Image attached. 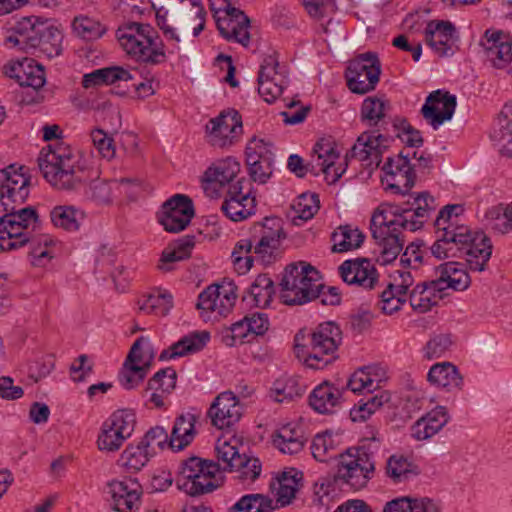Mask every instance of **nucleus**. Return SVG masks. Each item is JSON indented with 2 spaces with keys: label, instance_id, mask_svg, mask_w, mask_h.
Returning <instances> with one entry per match:
<instances>
[{
  "label": "nucleus",
  "instance_id": "obj_7",
  "mask_svg": "<svg viewBox=\"0 0 512 512\" xmlns=\"http://www.w3.org/2000/svg\"><path fill=\"white\" fill-rule=\"evenodd\" d=\"M342 341L340 327L332 321L319 324L310 334V342L306 345H295V353L299 360L312 369H322L335 358V352Z\"/></svg>",
  "mask_w": 512,
  "mask_h": 512
},
{
  "label": "nucleus",
  "instance_id": "obj_38",
  "mask_svg": "<svg viewBox=\"0 0 512 512\" xmlns=\"http://www.w3.org/2000/svg\"><path fill=\"white\" fill-rule=\"evenodd\" d=\"M305 387L297 377L289 376L277 379L269 391V398L276 403H290L301 397Z\"/></svg>",
  "mask_w": 512,
  "mask_h": 512
},
{
  "label": "nucleus",
  "instance_id": "obj_62",
  "mask_svg": "<svg viewBox=\"0 0 512 512\" xmlns=\"http://www.w3.org/2000/svg\"><path fill=\"white\" fill-rule=\"evenodd\" d=\"M45 74L42 66L37 64L34 60L33 63H28L25 69V75L19 83L21 87L32 88L34 91H38L45 84Z\"/></svg>",
  "mask_w": 512,
  "mask_h": 512
},
{
  "label": "nucleus",
  "instance_id": "obj_4",
  "mask_svg": "<svg viewBox=\"0 0 512 512\" xmlns=\"http://www.w3.org/2000/svg\"><path fill=\"white\" fill-rule=\"evenodd\" d=\"M37 161L43 177L59 190H75L84 181L78 156L63 143L43 148Z\"/></svg>",
  "mask_w": 512,
  "mask_h": 512
},
{
  "label": "nucleus",
  "instance_id": "obj_25",
  "mask_svg": "<svg viewBox=\"0 0 512 512\" xmlns=\"http://www.w3.org/2000/svg\"><path fill=\"white\" fill-rule=\"evenodd\" d=\"M23 169L21 166L18 171L14 165L0 169V186L15 204H23L29 196L30 178L25 176Z\"/></svg>",
  "mask_w": 512,
  "mask_h": 512
},
{
  "label": "nucleus",
  "instance_id": "obj_19",
  "mask_svg": "<svg viewBox=\"0 0 512 512\" xmlns=\"http://www.w3.org/2000/svg\"><path fill=\"white\" fill-rule=\"evenodd\" d=\"M343 281L363 289H374L379 282V273L369 258H356L344 261L339 266Z\"/></svg>",
  "mask_w": 512,
  "mask_h": 512
},
{
  "label": "nucleus",
  "instance_id": "obj_49",
  "mask_svg": "<svg viewBox=\"0 0 512 512\" xmlns=\"http://www.w3.org/2000/svg\"><path fill=\"white\" fill-rule=\"evenodd\" d=\"M83 212L72 206L55 207L51 213V221L57 227L74 231L79 228V221L83 218Z\"/></svg>",
  "mask_w": 512,
  "mask_h": 512
},
{
  "label": "nucleus",
  "instance_id": "obj_27",
  "mask_svg": "<svg viewBox=\"0 0 512 512\" xmlns=\"http://www.w3.org/2000/svg\"><path fill=\"white\" fill-rule=\"evenodd\" d=\"M222 284L213 283L206 287L199 295L196 309L205 322H220L224 312V298L220 297Z\"/></svg>",
  "mask_w": 512,
  "mask_h": 512
},
{
  "label": "nucleus",
  "instance_id": "obj_2",
  "mask_svg": "<svg viewBox=\"0 0 512 512\" xmlns=\"http://www.w3.org/2000/svg\"><path fill=\"white\" fill-rule=\"evenodd\" d=\"M460 205H446L435 220L436 241L431 253L438 259L464 258L470 270L484 271L492 255L490 238L482 231H472L459 224Z\"/></svg>",
  "mask_w": 512,
  "mask_h": 512
},
{
  "label": "nucleus",
  "instance_id": "obj_11",
  "mask_svg": "<svg viewBox=\"0 0 512 512\" xmlns=\"http://www.w3.org/2000/svg\"><path fill=\"white\" fill-rule=\"evenodd\" d=\"M380 61L375 53L367 52L349 62L346 69L347 86L351 92L366 94L379 82Z\"/></svg>",
  "mask_w": 512,
  "mask_h": 512
},
{
  "label": "nucleus",
  "instance_id": "obj_37",
  "mask_svg": "<svg viewBox=\"0 0 512 512\" xmlns=\"http://www.w3.org/2000/svg\"><path fill=\"white\" fill-rule=\"evenodd\" d=\"M365 235L352 225H341L331 235L332 252L343 253L359 248Z\"/></svg>",
  "mask_w": 512,
  "mask_h": 512
},
{
  "label": "nucleus",
  "instance_id": "obj_47",
  "mask_svg": "<svg viewBox=\"0 0 512 512\" xmlns=\"http://www.w3.org/2000/svg\"><path fill=\"white\" fill-rule=\"evenodd\" d=\"M202 188L210 199H219L224 189V168L211 165L202 177Z\"/></svg>",
  "mask_w": 512,
  "mask_h": 512
},
{
  "label": "nucleus",
  "instance_id": "obj_15",
  "mask_svg": "<svg viewBox=\"0 0 512 512\" xmlns=\"http://www.w3.org/2000/svg\"><path fill=\"white\" fill-rule=\"evenodd\" d=\"M195 216L192 199L184 194H175L166 200L159 212L157 220L169 233L183 231Z\"/></svg>",
  "mask_w": 512,
  "mask_h": 512
},
{
  "label": "nucleus",
  "instance_id": "obj_58",
  "mask_svg": "<svg viewBox=\"0 0 512 512\" xmlns=\"http://www.w3.org/2000/svg\"><path fill=\"white\" fill-rule=\"evenodd\" d=\"M335 449V441L332 433L325 431L317 434L311 444V452L313 457L321 462H325L326 457Z\"/></svg>",
  "mask_w": 512,
  "mask_h": 512
},
{
  "label": "nucleus",
  "instance_id": "obj_28",
  "mask_svg": "<svg viewBox=\"0 0 512 512\" xmlns=\"http://www.w3.org/2000/svg\"><path fill=\"white\" fill-rule=\"evenodd\" d=\"M13 34L6 38L7 43L19 46L22 50L35 49L40 45V22L34 17H25L12 27Z\"/></svg>",
  "mask_w": 512,
  "mask_h": 512
},
{
  "label": "nucleus",
  "instance_id": "obj_17",
  "mask_svg": "<svg viewBox=\"0 0 512 512\" xmlns=\"http://www.w3.org/2000/svg\"><path fill=\"white\" fill-rule=\"evenodd\" d=\"M258 92L267 102H274L288 84L285 71L279 69V62L274 55L266 56L258 73Z\"/></svg>",
  "mask_w": 512,
  "mask_h": 512
},
{
  "label": "nucleus",
  "instance_id": "obj_48",
  "mask_svg": "<svg viewBox=\"0 0 512 512\" xmlns=\"http://www.w3.org/2000/svg\"><path fill=\"white\" fill-rule=\"evenodd\" d=\"M40 45L37 47L49 57L57 56L61 52L60 42L62 35L60 31L47 22H40Z\"/></svg>",
  "mask_w": 512,
  "mask_h": 512
},
{
  "label": "nucleus",
  "instance_id": "obj_39",
  "mask_svg": "<svg viewBox=\"0 0 512 512\" xmlns=\"http://www.w3.org/2000/svg\"><path fill=\"white\" fill-rule=\"evenodd\" d=\"M139 309L145 314L166 316L173 307L172 294L163 289H156L139 300Z\"/></svg>",
  "mask_w": 512,
  "mask_h": 512
},
{
  "label": "nucleus",
  "instance_id": "obj_56",
  "mask_svg": "<svg viewBox=\"0 0 512 512\" xmlns=\"http://www.w3.org/2000/svg\"><path fill=\"white\" fill-rule=\"evenodd\" d=\"M251 252L252 243L250 240L240 241L232 252L231 258L233 260L235 270L239 274H244L251 268L253 263V256L250 255Z\"/></svg>",
  "mask_w": 512,
  "mask_h": 512
},
{
  "label": "nucleus",
  "instance_id": "obj_55",
  "mask_svg": "<svg viewBox=\"0 0 512 512\" xmlns=\"http://www.w3.org/2000/svg\"><path fill=\"white\" fill-rule=\"evenodd\" d=\"M318 202L317 196L314 194L300 195L292 204L295 218L305 221L311 219L319 209Z\"/></svg>",
  "mask_w": 512,
  "mask_h": 512
},
{
  "label": "nucleus",
  "instance_id": "obj_40",
  "mask_svg": "<svg viewBox=\"0 0 512 512\" xmlns=\"http://www.w3.org/2000/svg\"><path fill=\"white\" fill-rule=\"evenodd\" d=\"M380 371L378 366L362 367L352 374L347 387L354 393H372L381 382Z\"/></svg>",
  "mask_w": 512,
  "mask_h": 512
},
{
  "label": "nucleus",
  "instance_id": "obj_36",
  "mask_svg": "<svg viewBox=\"0 0 512 512\" xmlns=\"http://www.w3.org/2000/svg\"><path fill=\"white\" fill-rule=\"evenodd\" d=\"M341 392L338 388L325 382L317 386L309 397L310 406L318 413H333L340 405Z\"/></svg>",
  "mask_w": 512,
  "mask_h": 512
},
{
  "label": "nucleus",
  "instance_id": "obj_60",
  "mask_svg": "<svg viewBox=\"0 0 512 512\" xmlns=\"http://www.w3.org/2000/svg\"><path fill=\"white\" fill-rule=\"evenodd\" d=\"M449 335L440 334L431 338L423 349V356L428 360L442 357L451 347Z\"/></svg>",
  "mask_w": 512,
  "mask_h": 512
},
{
  "label": "nucleus",
  "instance_id": "obj_20",
  "mask_svg": "<svg viewBox=\"0 0 512 512\" xmlns=\"http://www.w3.org/2000/svg\"><path fill=\"white\" fill-rule=\"evenodd\" d=\"M261 237L253 248L254 257L262 264H270L285 237L281 220L277 217H266L261 224Z\"/></svg>",
  "mask_w": 512,
  "mask_h": 512
},
{
  "label": "nucleus",
  "instance_id": "obj_34",
  "mask_svg": "<svg viewBox=\"0 0 512 512\" xmlns=\"http://www.w3.org/2000/svg\"><path fill=\"white\" fill-rule=\"evenodd\" d=\"M195 246V236L186 235L177 240L173 245L166 247L160 256L158 269L162 272L174 270V264L188 259Z\"/></svg>",
  "mask_w": 512,
  "mask_h": 512
},
{
  "label": "nucleus",
  "instance_id": "obj_43",
  "mask_svg": "<svg viewBox=\"0 0 512 512\" xmlns=\"http://www.w3.org/2000/svg\"><path fill=\"white\" fill-rule=\"evenodd\" d=\"M491 137L502 148L512 152V102L503 106Z\"/></svg>",
  "mask_w": 512,
  "mask_h": 512
},
{
  "label": "nucleus",
  "instance_id": "obj_13",
  "mask_svg": "<svg viewBox=\"0 0 512 512\" xmlns=\"http://www.w3.org/2000/svg\"><path fill=\"white\" fill-rule=\"evenodd\" d=\"M247 444L241 436L233 434L226 440V473H235L242 482H253L261 473V462L247 456Z\"/></svg>",
  "mask_w": 512,
  "mask_h": 512
},
{
  "label": "nucleus",
  "instance_id": "obj_32",
  "mask_svg": "<svg viewBox=\"0 0 512 512\" xmlns=\"http://www.w3.org/2000/svg\"><path fill=\"white\" fill-rule=\"evenodd\" d=\"M428 381L447 392L459 391L463 387V378L457 367L450 362L434 364L427 375Z\"/></svg>",
  "mask_w": 512,
  "mask_h": 512
},
{
  "label": "nucleus",
  "instance_id": "obj_52",
  "mask_svg": "<svg viewBox=\"0 0 512 512\" xmlns=\"http://www.w3.org/2000/svg\"><path fill=\"white\" fill-rule=\"evenodd\" d=\"M177 373L171 368H164L154 374L148 381L147 390L162 391L170 394L176 387Z\"/></svg>",
  "mask_w": 512,
  "mask_h": 512
},
{
  "label": "nucleus",
  "instance_id": "obj_33",
  "mask_svg": "<svg viewBox=\"0 0 512 512\" xmlns=\"http://www.w3.org/2000/svg\"><path fill=\"white\" fill-rule=\"evenodd\" d=\"M145 341L143 336L139 337L132 345L124 363L123 371L120 375L122 386L129 390L138 385L146 376V368L136 364L137 361H143V356H137V351Z\"/></svg>",
  "mask_w": 512,
  "mask_h": 512
},
{
  "label": "nucleus",
  "instance_id": "obj_41",
  "mask_svg": "<svg viewBox=\"0 0 512 512\" xmlns=\"http://www.w3.org/2000/svg\"><path fill=\"white\" fill-rule=\"evenodd\" d=\"M390 109V103L385 98L367 97L361 106V120L370 126L384 123Z\"/></svg>",
  "mask_w": 512,
  "mask_h": 512
},
{
  "label": "nucleus",
  "instance_id": "obj_6",
  "mask_svg": "<svg viewBox=\"0 0 512 512\" xmlns=\"http://www.w3.org/2000/svg\"><path fill=\"white\" fill-rule=\"evenodd\" d=\"M280 299L286 305H302L319 296V272L306 262L291 263L280 281Z\"/></svg>",
  "mask_w": 512,
  "mask_h": 512
},
{
  "label": "nucleus",
  "instance_id": "obj_63",
  "mask_svg": "<svg viewBox=\"0 0 512 512\" xmlns=\"http://www.w3.org/2000/svg\"><path fill=\"white\" fill-rule=\"evenodd\" d=\"M226 128H229V132L226 133V144H234L240 141L243 135V122L242 116L237 110H226Z\"/></svg>",
  "mask_w": 512,
  "mask_h": 512
},
{
  "label": "nucleus",
  "instance_id": "obj_9",
  "mask_svg": "<svg viewBox=\"0 0 512 512\" xmlns=\"http://www.w3.org/2000/svg\"><path fill=\"white\" fill-rule=\"evenodd\" d=\"M12 204L0 217V251H11L25 245L29 235L39 226V217L33 207Z\"/></svg>",
  "mask_w": 512,
  "mask_h": 512
},
{
  "label": "nucleus",
  "instance_id": "obj_57",
  "mask_svg": "<svg viewBox=\"0 0 512 512\" xmlns=\"http://www.w3.org/2000/svg\"><path fill=\"white\" fill-rule=\"evenodd\" d=\"M387 401H388V396L383 393L373 395V396L371 395L367 398L366 401L361 400L359 402L358 408L351 412L352 419L354 421L367 419L377 409L382 407V405Z\"/></svg>",
  "mask_w": 512,
  "mask_h": 512
},
{
  "label": "nucleus",
  "instance_id": "obj_1",
  "mask_svg": "<svg viewBox=\"0 0 512 512\" xmlns=\"http://www.w3.org/2000/svg\"><path fill=\"white\" fill-rule=\"evenodd\" d=\"M434 202L428 192H421L413 200L415 208L383 203L376 209L371 218V232L378 247V264L385 266L396 260L404 245L402 232L421 229L429 212L435 209Z\"/></svg>",
  "mask_w": 512,
  "mask_h": 512
},
{
  "label": "nucleus",
  "instance_id": "obj_35",
  "mask_svg": "<svg viewBox=\"0 0 512 512\" xmlns=\"http://www.w3.org/2000/svg\"><path fill=\"white\" fill-rule=\"evenodd\" d=\"M209 339L210 335L207 331L192 332L172 344L168 349L163 350L159 359L169 360L196 353L204 348Z\"/></svg>",
  "mask_w": 512,
  "mask_h": 512
},
{
  "label": "nucleus",
  "instance_id": "obj_24",
  "mask_svg": "<svg viewBox=\"0 0 512 512\" xmlns=\"http://www.w3.org/2000/svg\"><path fill=\"white\" fill-rule=\"evenodd\" d=\"M108 493L116 512H133L139 507L141 491L135 481H112L108 484Z\"/></svg>",
  "mask_w": 512,
  "mask_h": 512
},
{
  "label": "nucleus",
  "instance_id": "obj_45",
  "mask_svg": "<svg viewBox=\"0 0 512 512\" xmlns=\"http://www.w3.org/2000/svg\"><path fill=\"white\" fill-rule=\"evenodd\" d=\"M489 226L494 231L502 234L512 231V203L504 207L497 205L489 208L484 215Z\"/></svg>",
  "mask_w": 512,
  "mask_h": 512
},
{
  "label": "nucleus",
  "instance_id": "obj_30",
  "mask_svg": "<svg viewBox=\"0 0 512 512\" xmlns=\"http://www.w3.org/2000/svg\"><path fill=\"white\" fill-rule=\"evenodd\" d=\"M199 416V413L187 412L176 417L170 435V447L173 450L181 451L192 443L197 434L195 424Z\"/></svg>",
  "mask_w": 512,
  "mask_h": 512
},
{
  "label": "nucleus",
  "instance_id": "obj_10",
  "mask_svg": "<svg viewBox=\"0 0 512 512\" xmlns=\"http://www.w3.org/2000/svg\"><path fill=\"white\" fill-rule=\"evenodd\" d=\"M220 473L219 463L213 460L203 459L198 456H191L181 462L180 474L184 482L178 487L183 489L190 496H200L215 490L212 482H200V479L215 478Z\"/></svg>",
  "mask_w": 512,
  "mask_h": 512
},
{
  "label": "nucleus",
  "instance_id": "obj_31",
  "mask_svg": "<svg viewBox=\"0 0 512 512\" xmlns=\"http://www.w3.org/2000/svg\"><path fill=\"white\" fill-rule=\"evenodd\" d=\"M442 298L443 292L434 279L417 284L409 292L410 305L418 313L431 310Z\"/></svg>",
  "mask_w": 512,
  "mask_h": 512
},
{
  "label": "nucleus",
  "instance_id": "obj_26",
  "mask_svg": "<svg viewBox=\"0 0 512 512\" xmlns=\"http://www.w3.org/2000/svg\"><path fill=\"white\" fill-rule=\"evenodd\" d=\"M250 19L231 0H226V40H233L244 47L250 42Z\"/></svg>",
  "mask_w": 512,
  "mask_h": 512
},
{
  "label": "nucleus",
  "instance_id": "obj_53",
  "mask_svg": "<svg viewBox=\"0 0 512 512\" xmlns=\"http://www.w3.org/2000/svg\"><path fill=\"white\" fill-rule=\"evenodd\" d=\"M73 29L85 40H94L105 33L102 24L89 17H76L73 21Z\"/></svg>",
  "mask_w": 512,
  "mask_h": 512
},
{
  "label": "nucleus",
  "instance_id": "obj_23",
  "mask_svg": "<svg viewBox=\"0 0 512 512\" xmlns=\"http://www.w3.org/2000/svg\"><path fill=\"white\" fill-rule=\"evenodd\" d=\"M338 157L339 155L331 142H317L313 148L312 160L308 162L309 173L315 176L323 173L328 181L336 182L343 173V170L340 171L335 167Z\"/></svg>",
  "mask_w": 512,
  "mask_h": 512
},
{
  "label": "nucleus",
  "instance_id": "obj_14",
  "mask_svg": "<svg viewBox=\"0 0 512 512\" xmlns=\"http://www.w3.org/2000/svg\"><path fill=\"white\" fill-rule=\"evenodd\" d=\"M415 168L409 159V154L402 151L394 156L389 157L382 167L384 176L382 183L386 184V189L395 194H407L415 185Z\"/></svg>",
  "mask_w": 512,
  "mask_h": 512
},
{
  "label": "nucleus",
  "instance_id": "obj_8",
  "mask_svg": "<svg viewBox=\"0 0 512 512\" xmlns=\"http://www.w3.org/2000/svg\"><path fill=\"white\" fill-rule=\"evenodd\" d=\"M154 34L151 25L138 22H129L116 32L120 45L129 56L136 61L156 65L163 63L166 55L155 44Z\"/></svg>",
  "mask_w": 512,
  "mask_h": 512
},
{
  "label": "nucleus",
  "instance_id": "obj_51",
  "mask_svg": "<svg viewBox=\"0 0 512 512\" xmlns=\"http://www.w3.org/2000/svg\"><path fill=\"white\" fill-rule=\"evenodd\" d=\"M246 163L253 181L264 184L271 177L274 159L269 157L260 159L251 154L250 157H246Z\"/></svg>",
  "mask_w": 512,
  "mask_h": 512
},
{
  "label": "nucleus",
  "instance_id": "obj_46",
  "mask_svg": "<svg viewBox=\"0 0 512 512\" xmlns=\"http://www.w3.org/2000/svg\"><path fill=\"white\" fill-rule=\"evenodd\" d=\"M275 293L273 280L267 274H260L251 284L249 294L258 307H268Z\"/></svg>",
  "mask_w": 512,
  "mask_h": 512
},
{
  "label": "nucleus",
  "instance_id": "obj_44",
  "mask_svg": "<svg viewBox=\"0 0 512 512\" xmlns=\"http://www.w3.org/2000/svg\"><path fill=\"white\" fill-rule=\"evenodd\" d=\"M151 456L152 452L139 442L137 445L127 446L118 462L129 472H138L147 464Z\"/></svg>",
  "mask_w": 512,
  "mask_h": 512
},
{
  "label": "nucleus",
  "instance_id": "obj_50",
  "mask_svg": "<svg viewBox=\"0 0 512 512\" xmlns=\"http://www.w3.org/2000/svg\"><path fill=\"white\" fill-rule=\"evenodd\" d=\"M250 392L241 391L237 395L233 391H226V436L230 433L228 427L238 422L243 416L245 403L243 399L249 396Z\"/></svg>",
  "mask_w": 512,
  "mask_h": 512
},
{
  "label": "nucleus",
  "instance_id": "obj_21",
  "mask_svg": "<svg viewBox=\"0 0 512 512\" xmlns=\"http://www.w3.org/2000/svg\"><path fill=\"white\" fill-rule=\"evenodd\" d=\"M456 38V27L447 20H430L424 29L425 43L440 57L453 53Z\"/></svg>",
  "mask_w": 512,
  "mask_h": 512
},
{
  "label": "nucleus",
  "instance_id": "obj_18",
  "mask_svg": "<svg viewBox=\"0 0 512 512\" xmlns=\"http://www.w3.org/2000/svg\"><path fill=\"white\" fill-rule=\"evenodd\" d=\"M390 138L380 133L363 132L350 150V157L367 167H378L382 154L389 147Z\"/></svg>",
  "mask_w": 512,
  "mask_h": 512
},
{
  "label": "nucleus",
  "instance_id": "obj_64",
  "mask_svg": "<svg viewBox=\"0 0 512 512\" xmlns=\"http://www.w3.org/2000/svg\"><path fill=\"white\" fill-rule=\"evenodd\" d=\"M411 464L403 456H391L386 464L387 475L396 482H400L411 472Z\"/></svg>",
  "mask_w": 512,
  "mask_h": 512
},
{
  "label": "nucleus",
  "instance_id": "obj_3",
  "mask_svg": "<svg viewBox=\"0 0 512 512\" xmlns=\"http://www.w3.org/2000/svg\"><path fill=\"white\" fill-rule=\"evenodd\" d=\"M380 439L373 428H369L360 445L347 449L340 455L335 481H341L354 490L364 488L375 470V454L379 451Z\"/></svg>",
  "mask_w": 512,
  "mask_h": 512
},
{
  "label": "nucleus",
  "instance_id": "obj_22",
  "mask_svg": "<svg viewBox=\"0 0 512 512\" xmlns=\"http://www.w3.org/2000/svg\"><path fill=\"white\" fill-rule=\"evenodd\" d=\"M456 97L448 92L436 90L428 95L421 113L424 119L438 129L446 120H450L455 112Z\"/></svg>",
  "mask_w": 512,
  "mask_h": 512
},
{
  "label": "nucleus",
  "instance_id": "obj_16",
  "mask_svg": "<svg viewBox=\"0 0 512 512\" xmlns=\"http://www.w3.org/2000/svg\"><path fill=\"white\" fill-rule=\"evenodd\" d=\"M256 199L252 196V185L242 178L230 182L226 190V217L234 222H241L255 214Z\"/></svg>",
  "mask_w": 512,
  "mask_h": 512
},
{
  "label": "nucleus",
  "instance_id": "obj_5",
  "mask_svg": "<svg viewBox=\"0 0 512 512\" xmlns=\"http://www.w3.org/2000/svg\"><path fill=\"white\" fill-rule=\"evenodd\" d=\"M204 15L200 0H169L156 10V21L164 36L178 43L176 29L188 31L191 21L198 18L201 22L193 29V35L198 36L205 27Z\"/></svg>",
  "mask_w": 512,
  "mask_h": 512
},
{
  "label": "nucleus",
  "instance_id": "obj_61",
  "mask_svg": "<svg viewBox=\"0 0 512 512\" xmlns=\"http://www.w3.org/2000/svg\"><path fill=\"white\" fill-rule=\"evenodd\" d=\"M406 295L400 294L399 291L395 290V287L392 285H387V288L381 292L380 304L381 310L385 314H393L400 310L402 304L406 301Z\"/></svg>",
  "mask_w": 512,
  "mask_h": 512
},
{
  "label": "nucleus",
  "instance_id": "obj_54",
  "mask_svg": "<svg viewBox=\"0 0 512 512\" xmlns=\"http://www.w3.org/2000/svg\"><path fill=\"white\" fill-rule=\"evenodd\" d=\"M85 195L96 205H108L112 202L111 184L102 179L93 180L86 189Z\"/></svg>",
  "mask_w": 512,
  "mask_h": 512
},
{
  "label": "nucleus",
  "instance_id": "obj_12",
  "mask_svg": "<svg viewBox=\"0 0 512 512\" xmlns=\"http://www.w3.org/2000/svg\"><path fill=\"white\" fill-rule=\"evenodd\" d=\"M135 415L129 410L114 412L102 425L97 445L104 452L118 451L135 428Z\"/></svg>",
  "mask_w": 512,
  "mask_h": 512
},
{
  "label": "nucleus",
  "instance_id": "obj_29",
  "mask_svg": "<svg viewBox=\"0 0 512 512\" xmlns=\"http://www.w3.org/2000/svg\"><path fill=\"white\" fill-rule=\"evenodd\" d=\"M437 277L434 279L442 292L447 288L463 291L470 284V277L465 265L456 261L441 264L436 269Z\"/></svg>",
  "mask_w": 512,
  "mask_h": 512
},
{
  "label": "nucleus",
  "instance_id": "obj_59",
  "mask_svg": "<svg viewBox=\"0 0 512 512\" xmlns=\"http://www.w3.org/2000/svg\"><path fill=\"white\" fill-rule=\"evenodd\" d=\"M308 14L316 20L335 15L337 6L334 0H301Z\"/></svg>",
  "mask_w": 512,
  "mask_h": 512
},
{
  "label": "nucleus",
  "instance_id": "obj_42",
  "mask_svg": "<svg viewBox=\"0 0 512 512\" xmlns=\"http://www.w3.org/2000/svg\"><path fill=\"white\" fill-rule=\"evenodd\" d=\"M26 244L30 247L29 257L33 266L44 267L54 257L51 248L54 241L47 235L33 236L30 234Z\"/></svg>",
  "mask_w": 512,
  "mask_h": 512
}]
</instances>
